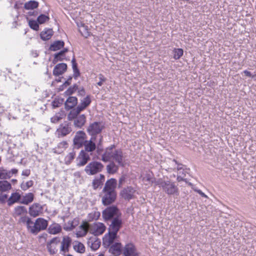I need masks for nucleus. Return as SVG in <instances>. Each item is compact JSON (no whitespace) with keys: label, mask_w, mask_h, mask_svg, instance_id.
<instances>
[{"label":"nucleus","mask_w":256,"mask_h":256,"mask_svg":"<svg viewBox=\"0 0 256 256\" xmlns=\"http://www.w3.org/2000/svg\"><path fill=\"white\" fill-rule=\"evenodd\" d=\"M19 222L26 224L28 230L34 234H36L40 230L46 229L48 226V222L41 218H37L34 222L30 218L25 216L21 217Z\"/></svg>","instance_id":"f257e3e1"},{"label":"nucleus","mask_w":256,"mask_h":256,"mask_svg":"<svg viewBox=\"0 0 256 256\" xmlns=\"http://www.w3.org/2000/svg\"><path fill=\"white\" fill-rule=\"evenodd\" d=\"M156 184L161 188L163 192L168 196H178L180 194L178 186L170 180H164L160 178L156 182Z\"/></svg>","instance_id":"f03ea898"},{"label":"nucleus","mask_w":256,"mask_h":256,"mask_svg":"<svg viewBox=\"0 0 256 256\" xmlns=\"http://www.w3.org/2000/svg\"><path fill=\"white\" fill-rule=\"evenodd\" d=\"M122 220L120 217L114 218L108 228V232L102 238V240H115L117 234L122 226Z\"/></svg>","instance_id":"7ed1b4c3"},{"label":"nucleus","mask_w":256,"mask_h":256,"mask_svg":"<svg viewBox=\"0 0 256 256\" xmlns=\"http://www.w3.org/2000/svg\"><path fill=\"white\" fill-rule=\"evenodd\" d=\"M104 164L100 162L92 161L84 168L85 172L88 176L94 175L102 171Z\"/></svg>","instance_id":"20e7f679"},{"label":"nucleus","mask_w":256,"mask_h":256,"mask_svg":"<svg viewBox=\"0 0 256 256\" xmlns=\"http://www.w3.org/2000/svg\"><path fill=\"white\" fill-rule=\"evenodd\" d=\"M121 215L118 207L114 206L107 207L102 212V216L105 221L111 220L114 218L120 217Z\"/></svg>","instance_id":"39448f33"},{"label":"nucleus","mask_w":256,"mask_h":256,"mask_svg":"<svg viewBox=\"0 0 256 256\" xmlns=\"http://www.w3.org/2000/svg\"><path fill=\"white\" fill-rule=\"evenodd\" d=\"M102 202L105 206H109L113 204L116 198V192L102 190Z\"/></svg>","instance_id":"423d86ee"},{"label":"nucleus","mask_w":256,"mask_h":256,"mask_svg":"<svg viewBox=\"0 0 256 256\" xmlns=\"http://www.w3.org/2000/svg\"><path fill=\"white\" fill-rule=\"evenodd\" d=\"M89 232L95 236L102 234L106 230V226L101 222H94L92 224L88 223Z\"/></svg>","instance_id":"0eeeda50"},{"label":"nucleus","mask_w":256,"mask_h":256,"mask_svg":"<svg viewBox=\"0 0 256 256\" xmlns=\"http://www.w3.org/2000/svg\"><path fill=\"white\" fill-rule=\"evenodd\" d=\"M104 126L101 122H95L90 124L87 128V132L90 135L100 134Z\"/></svg>","instance_id":"6e6552de"},{"label":"nucleus","mask_w":256,"mask_h":256,"mask_svg":"<svg viewBox=\"0 0 256 256\" xmlns=\"http://www.w3.org/2000/svg\"><path fill=\"white\" fill-rule=\"evenodd\" d=\"M136 192L134 188L132 186H128L123 188L120 192V196L126 200H130L134 198V194Z\"/></svg>","instance_id":"1a4fd4ad"},{"label":"nucleus","mask_w":256,"mask_h":256,"mask_svg":"<svg viewBox=\"0 0 256 256\" xmlns=\"http://www.w3.org/2000/svg\"><path fill=\"white\" fill-rule=\"evenodd\" d=\"M90 159V155L84 150H82L76 158V166L79 167L84 166Z\"/></svg>","instance_id":"9d476101"},{"label":"nucleus","mask_w":256,"mask_h":256,"mask_svg":"<svg viewBox=\"0 0 256 256\" xmlns=\"http://www.w3.org/2000/svg\"><path fill=\"white\" fill-rule=\"evenodd\" d=\"M86 135L84 131H78L74 138V144L78 148L83 146V144L86 141Z\"/></svg>","instance_id":"9b49d317"},{"label":"nucleus","mask_w":256,"mask_h":256,"mask_svg":"<svg viewBox=\"0 0 256 256\" xmlns=\"http://www.w3.org/2000/svg\"><path fill=\"white\" fill-rule=\"evenodd\" d=\"M112 158L118 164L121 166H124L123 152L121 149L116 150L112 154Z\"/></svg>","instance_id":"f8f14e48"},{"label":"nucleus","mask_w":256,"mask_h":256,"mask_svg":"<svg viewBox=\"0 0 256 256\" xmlns=\"http://www.w3.org/2000/svg\"><path fill=\"white\" fill-rule=\"evenodd\" d=\"M89 231L88 222L86 221H82V224L76 230V238H82L86 236Z\"/></svg>","instance_id":"ddd939ff"},{"label":"nucleus","mask_w":256,"mask_h":256,"mask_svg":"<svg viewBox=\"0 0 256 256\" xmlns=\"http://www.w3.org/2000/svg\"><path fill=\"white\" fill-rule=\"evenodd\" d=\"M124 254V256H139L135 246L132 243L126 245Z\"/></svg>","instance_id":"4468645a"},{"label":"nucleus","mask_w":256,"mask_h":256,"mask_svg":"<svg viewBox=\"0 0 256 256\" xmlns=\"http://www.w3.org/2000/svg\"><path fill=\"white\" fill-rule=\"evenodd\" d=\"M42 208L40 204L34 203L29 208V214L33 217H36L40 214Z\"/></svg>","instance_id":"2eb2a0df"},{"label":"nucleus","mask_w":256,"mask_h":256,"mask_svg":"<svg viewBox=\"0 0 256 256\" xmlns=\"http://www.w3.org/2000/svg\"><path fill=\"white\" fill-rule=\"evenodd\" d=\"M105 180V176L102 174H100L98 176L96 177L92 182V186L94 190L98 188H102Z\"/></svg>","instance_id":"dca6fc26"},{"label":"nucleus","mask_w":256,"mask_h":256,"mask_svg":"<svg viewBox=\"0 0 256 256\" xmlns=\"http://www.w3.org/2000/svg\"><path fill=\"white\" fill-rule=\"evenodd\" d=\"M104 244L112 245L110 250L114 254L118 255L120 253L122 250V244L120 243H116L112 244L114 241H103Z\"/></svg>","instance_id":"f3484780"},{"label":"nucleus","mask_w":256,"mask_h":256,"mask_svg":"<svg viewBox=\"0 0 256 256\" xmlns=\"http://www.w3.org/2000/svg\"><path fill=\"white\" fill-rule=\"evenodd\" d=\"M116 180L115 178H110L105 183L104 186L102 190L106 191L116 192Z\"/></svg>","instance_id":"a211bd4d"},{"label":"nucleus","mask_w":256,"mask_h":256,"mask_svg":"<svg viewBox=\"0 0 256 256\" xmlns=\"http://www.w3.org/2000/svg\"><path fill=\"white\" fill-rule=\"evenodd\" d=\"M22 196L18 192H13L10 196L8 199L7 202L8 206H11L16 202H20L21 200Z\"/></svg>","instance_id":"6ab92c4d"},{"label":"nucleus","mask_w":256,"mask_h":256,"mask_svg":"<svg viewBox=\"0 0 256 256\" xmlns=\"http://www.w3.org/2000/svg\"><path fill=\"white\" fill-rule=\"evenodd\" d=\"M74 120V125L78 128H81L86 122V117L84 114H80L76 116Z\"/></svg>","instance_id":"aec40b11"},{"label":"nucleus","mask_w":256,"mask_h":256,"mask_svg":"<svg viewBox=\"0 0 256 256\" xmlns=\"http://www.w3.org/2000/svg\"><path fill=\"white\" fill-rule=\"evenodd\" d=\"M78 103V99L76 96H70L65 101V108L70 110L74 107Z\"/></svg>","instance_id":"412c9836"},{"label":"nucleus","mask_w":256,"mask_h":256,"mask_svg":"<svg viewBox=\"0 0 256 256\" xmlns=\"http://www.w3.org/2000/svg\"><path fill=\"white\" fill-rule=\"evenodd\" d=\"M70 56H72V68L74 72V77L75 79H76L77 78L80 76V72L78 68V64L76 62V59L74 58V54L72 52H70Z\"/></svg>","instance_id":"4be33fe9"},{"label":"nucleus","mask_w":256,"mask_h":256,"mask_svg":"<svg viewBox=\"0 0 256 256\" xmlns=\"http://www.w3.org/2000/svg\"><path fill=\"white\" fill-rule=\"evenodd\" d=\"M53 33L54 32L52 28H45L40 32V38L43 40H48L51 38Z\"/></svg>","instance_id":"5701e85b"},{"label":"nucleus","mask_w":256,"mask_h":256,"mask_svg":"<svg viewBox=\"0 0 256 256\" xmlns=\"http://www.w3.org/2000/svg\"><path fill=\"white\" fill-rule=\"evenodd\" d=\"M64 46V42L62 40H56L52 43L49 48L48 50L50 51H56L60 50Z\"/></svg>","instance_id":"b1692460"},{"label":"nucleus","mask_w":256,"mask_h":256,"mask_svg":"<svg viewBox=\"0 0 256 256\" xmlns=\"http://www.w3.org/2000/svg\"><path fill=\"white\" fill-rule=\"evenodd\" d=\"M64 74V63H60L56 64L53 70V74L55 76H62Z\"/></svg>","instance_id":"393cba45"},{"label":"nucleus","mask_w":256,"mask_h":256,"mask_svg":"<svg viewBox=\"0 0 256 256\" xmlns=\"http://www.w3.org/2000/svg\"><path fill=\"white\" fill-rule=\"evenodd\" d=\"M84 146L85 152H92L96 148V144L94 142H92L91 140H86L83 144Z\"/></svg>","instance_id":"a878e982"},{"label":"nucleus","mask_w":256,"mask_h":256,"mask_svg":"<svg viewBox=\"0 0 256 256\" xmlns=\"http://www.w3.org/2000/svg\"><path fill=\"white\" fill-rule=\"evenodd\" d=\"M61 230V226L56 223H54L50 224L48 228V232L50 234H56L60 232Z\"/></svg>","instance_id":"bb28decb"},{"label":"nucleus","mask_w":256,"mask_h":256,"mask_svg":"<svg viewBox=\"0 0 256 256\" xmlns=\"http://www.w3.org/2000/svg\"><path fill=\"white\" fill-rule=\"evenodd\" d=\"M86 108L82 104L78 106L76 108L72 110L68 115V118L70 120L74 118L77 115Z\"/></svg>","instance_id":"cd10ccee"},{"label":"nucleus","mask_w":256,"mask_h":256,"mask_svg":"<svg viewBox=\"0 0 256 256\" xmlns=\"http://www.w3.org/2000/svg\"><path fill=\"white\" fill-rule=\"evenodd\" d=\"M80 224V218H76L72 220H70L68 222L67 225L65 226V230H70L74 228L76 226H78Z\"/></svg>","instance_id":"c85d7f7f"},{"label":"nucleus","mask_w":256,"mask_h":256,"mask_svg":"<svg viewBox=\"0 0 256 256\" xmlns=\"http://www.w3.org/2000/svg\"><path fill=\"white\" fill-rule=\"evenodd\" d=\"M34 198V194L32 192H29V193L26 194L25 196H23L21 198V200L20 201V203L24 204H28L33 201Z\"/></svg>","instance_id":"c756f323"},{"label":"nucleus","mask_w":256,"mask_h":256,"mask_svg":"<svg viewBox=\"0 0 256 256\" xmlns=\"http://www.w3.org/2000/svg\"><path fill=\"white\" fill-rule=\"evenodd\" d=\"M106 168L108 173L109 174H114L118 171L119 166L116 164L114 162H111L106 166Z\"/></svg>","instance_id":"7c9ffc66"},{"label":"nucleus","mask_w":256,"mask_h":256,"mask_svg":"<svg viewBox=\"0 0 256 256\" xmlns=\"http://www.w3.org/2000/svg\"><path fill=\"white\" fill-rule=\"evenodd\" d=\"M12 188L11 184L6 180H0V192H6Z\"/></svg>","instance_id":"2f4dec72"},{"label":"nucleus","mask_w":256,"mask_h":256,"mask_svg":"<svg viewBox=\"0 0 256 256\" xmlns=\"http://www.w3.org/2000/svg\"><path fill=\"white\" fill-rule=\"evenodd\" d=\"M27 210L24 206H17L14 209V214L15 216H20L27 213Z\"/></svg>","instance_id":"473e14b6"},{"label":"nucleus","mask_w":256,"mask_h":256,"mask_svg":"<svg viewBox=\"0 0 256 256\" xmlns=\"http://www.w3.org/2000/svg\"><path fill=\"white\" fill-rule=\"evenodd\" d=\"M38 4L36 0H30L25 3L24 8L26 10H34L38 7Z\"/></svg>","instance_id":"72a5a7b5"},{"label":"nucleus","mask_w":256,"mask_h":256,"mask_svg":"<svg viewBox=\"0 0 256 256\" xmlns=\"http://www.w3.org/2000/svg\"><path fill=\"white\" fill-rule=\"evenodd\" d=\"M77 25L78 27L80 28H82L84 30V32H82V30L80 29V32H81L82 35L85 38H88L90 36V32L88 31V26H86L82 22H80V24L77 23Z\"/></svg>","instance_id":"f704fd0d"},{"label":"nucleus","mask_w":256,"mask_h":256,"mask_svg":"<svg viewBox=\"0 0 256 256\" xmlns=\"http://www.w3.org/2000/svg\"><path fill=\"white\" fill-rule=\"evenodd\" d=\"M58 241H50L47 245V248L49 252L51 254H54L57 252L56 248V246L57 244Z\"/></svg>","instance_id":"c9c22d12"},{"label":"nucleus","mask_w":256,"mask_h":256,"mask_svg":"<svg viewBox=\"0 0 256 256\" xmlns=\"http://www.w3.org/2000/svg\"><path fill=\"white\" fill-rule=\"evenodd\" d=\"M64 56V50H61L59 52L56 53L54 55V58L53 60V63L56 64L58 61L62 60Z\"/></svg>","instance_id":"e433bc0d"},{"label":"nucleus","mask_w":256,"mask_h":256,"mask_svg":"<svg viewBox=\"0 0 256 256\" xmlns=\"http://www.w3.org/2000/svg\"><path fill=\"white\" fill-rule=\"evenodd\" d=\"M143 180L148 182V184H152L153 183L156 184V182L155 178L152 175L149 174H146V176L143 178Z\"/></svg>","instance_id":"4c0bfd02"},{"label":"nucleus","mask_w":256,"mask_h":256,"mask_svg":"<svg viewBox=\"0 0 256 256\" xmlns=\"http://www.w3.org/2000/svg\"><path fill=\"white\" fill-rule=\"evenodd\" d=\"M174 58L175 60H178L183 55L184 50L182 48H175L174 50Z\"/></svg>","instance_id":"58836bf2"},{"label":"nucleus","mask_w":256,"mask_h":256,"mask_svg":"<svg viewBox=\"0 0 256 256\" xmlns=\"http://www.w3.org/2000/svg\"><path fill=\"white\" fill-rule=\"evenodd\" d=\"M10 172H6V170L0 168V179L10 178Z\"/></svg>","instance_id":"ea45409f"},{"label":"nucleus","mask_w":256,"mask_h":256,"mask_svg":"<svg viewBox=\"0 0 256 256\" xmlns=\"http://www.w3.org/2000/svg\"><path fill=\"white\" fill-rule=\"evenodd\" d=\"M74 250L80 253H82L85 250V248L83 244L80 242H78L77 244L74 246Z\"/></svg>","instance_id":"a19ab883"},{"label":"nucleus","mask_w":256,"mask_h":256,"mask_svg":"<svg viewBox=\"0 0 256 256\" xmlns=\"http://www.w3.org/2000/svg\"><path fill=\"white\" fill-rule=\"evenodd\" d=\"M88 244L90 245L91 248L93 250H96L99 248L100 241H88Z\"/></svg>","instance_id":"79ce46f5"},{"label":"nucleus","mask_w":256,"mask_h":256,"mask_svg":"<svg viewBox=\"0 0 256 256\" xmlns=\"http://www.w3.org/2000/svg\"><path fill=\"white\" fill-rule=\"evenodd\" d=\"M30 27L34 30H38L39 29V25L38 21L35 20H30L28 22Z\"/></svg>","instance_id":"37998d69"},{"label":"nucleus","mask_w":256,"mask_h":256,"mask_svg":"<svg viewBox=\"0 0 256 256\" xmlns=\"http://www.w3.org/2000/svg\"><path fill=\"white\" fill-rule=\"evenodd\" d=\"M100 214L99 212L94 211L88 214V218L90 220H98L100 216Z\"/></svg>","instance_id":"c03bdc74"},{"label":"nucleus","mask_w":256,"mask_h":256,"mask_svg":"<svg viewBox=\"0 0 256 256\" xmlns=\"http://www.w3.org/2000/svg\"><path fill=\"white\" fill-rule=\"evenodd\" d=\"M64 113H56L54 116L51 118V122L53 123L58 122L60 120L63 118Z\"/></svg>","instance_id":"a18cd8bd"},{"label":"nucleus","mask_w":256,"mask_h":256,"mask_svg":"<svg viewBox=\"0 0 256 256\" xmlns=\"http://www.w3.org/2000/svg\"><path fill=\"white\" fill-rule=\"evenodd\" d=\"M49 20V17L45 14H41L38 18L37 21L39 24H42Z\"/></svg>","instance_id":"49530a36"},{"label":"nucleus","mask_w":256,"mask_h":256,"mask_svg":"<svg viewBox=\"0 0 256 256\" xmlns=\"http://www.w3.org/2000/svg\"><path fill=\"white\" fill-rule=\"evenodd\" d=\"M78 86L76 84H74L72 86H70L66 92L65 94L70 95L78 89Z\"/></svg>","instance_id":"de8ad7c7"},{"label":"nucleus","mask_w":256,"mask_h":256,"mask_svg":"<svg viewBox=\"0 0 256 256\" xmlns=\"http://www.w3.org/2000/svg\"><path fill=\"white\" fill-rule=\"evenodd\" d=\"M33 185V181L32 180H29L26 183L22 182L20 185L21 188L24 190H26L28 188L32 187Z\"/></svg>","instance_id":"09e8293b"},{"label":"nucleus","mask_w":256,"mask_h":256,"mask_svg":"<svg viewBox=\"0 0 256 256\" xmlns=\"http://www.w3.org/2000/svg\"><path fill=\"white\" fill-rule=\"evenodd\" d=\"M56 134L58 138L64 136V126L62 124L60 126V128L57 129Z\"/></svg>","instance_id":"8fccbe9b"},{"label":"nucleus","mask_w":256,"mask_h":256,"mask_svg":"<svg viewBox=\"0 0 256 256\" xmlns=\"http://www.w3.org/2000/svg\"><path fill=\"white\" fill-rule=\"evenodd\" d=\"M91 102V100L89 96H87L86 98H84L83 100H82L81 104L84 106V107L86 108Z\"/></svg>","instance_id":"3c124183"},{"label":"nucleus","mask_w":256,"mask_h":256,"mask_svg":"<svg viewBox=\"0 0 256 256\" xmlns=\"http://www.w3.org/2000/svg\"><path fill=\"white\" fill-rule=\"evenodd\" d=\"M63 102V99H56V98L52 102V106L54 108H58L62 104Z\"/></svg>","instance_id":"603ef678"},{"label":"nucleus","mask_w":256,"mask_h":256,"mask_svg":"<svg viewBox=\"0 0 256 256\" xmlns=\"http://www.w3.org/2000/svg\"><path fill=\"white\" fill-rule=\"evenodd\" d=\"M99 78V82H97V84L98 86H102L103 83L106 80V78L102 74H99L98 76Z\"/></svg>","instance_id":"864d4df0"},{"label":"nucleus","mask_w":256,"mask_h":256,"mask_svg":"<svg viewBox=\"0 0 256 256\" xmlns=\"http://www.w3.org/2000/svg\"><path fill=\"white\" fill-rule=\"evenodd\" d=\"M75 155H76V154L74 152H70L69 154L66 156L68 160L66 162V164H70V163L71 161L74 159V158L75 157Z\"/></svg>","instance_id":"5fc2aeb1"},{"label":"nucleus","mask_w":256,"mask_h":256,"mask_svg":"<svg viewBox=\"0 0 256 256\" xmlns=\"http://www.w3.org/2000/svg\"><path fill=\"white\" fill-rule=\"evenodd\" d=\"M126 179V175H122L120 176L118 180V187L120 188L125 183Z\"/></svg>","instance_id":"6e6d98bb"},{"label":"nucleus","mask_w":256,"mask_h":256,"mask_svg":"<svg viewBox=\"0 0 256 256\" xmlns=\"http://www.w3.org/2000/svg\"><path fill=\"white\" fill-rule=\"evenodd\" d=\"M8 195L6 194H0V202L1 204H4L8 198Z\"/></svg>","instance_id":"4d7b16f0"},{"label":"nucleus","mask_w":256,"mask_h":256,"mask_svg":"<svg viewBox=\"0 0 256 256\" xmlns=\"http://www.w3.org/2000/svg\"><path fill=\"white\" fill-rule=\"evenodd\" d=\"M173 162H174L176 163V164L178 165V166L176 168V170L178 171H180L182 169L183 165L182 164H179L175 159L173 160Z\"/></svg>","instance_id":"13d9d810"},{"label":"nucleus","mask_w":256,"mask_h":256,"mask_svg":"<svg viewBox=\"0 0 256 256\" xmlns=\"http://www.w3.org/2000/svg\"><path fill=\"white\" fill-rule=\"evenodd\" d=\"M102 139V137L101 136L100 142H99V144H98V146L97 147V152L99 154H100L102 150V149L100 148V145H101L100 144H101Z\"/></svg>","instance_id":"bf43d9fd"},{"label":"nucleus","mask_w":256,"mask_h":256,"mask_svg":"<svg viewBox=\"0 0 256 256\" xmlns=\"http://www.w3.org/2000/svg\"><path fill=\"white\" fill-rule=\"evenodd\" d=\"M176 180L178 182H180L181 181H184L186 182H187V179L184 178L181 175H178L176 178Z\"/></svg>","instance_id":"052dcab7"},{"label":"nucleus","mask_w":256,"mask_h":256,"mask_svg":"<svg viewBox=\"0 0 256 256\" xmlns=\"http://www.w3.org/2000/svg\"><path fill=\"white\" fill-rule=\"evenodd\" d=\"M110 158H109V156H106L105 154H103L102 156V160L104 162H108L110 160Z\"/></svg>","instance_id":"680f3d73"},{"label":"nucleus","mask_w":256,"mask_h":256,"mask_svg":"<svg viewBox=\"0 0 256 256\" xmlns=\"http://www.w3.org/2000/svg\"><path fill=\"white\" fill-rule=\"evenodd\" d=\"M30 174V170H24L22 172V175L24 176H28Z\"/></svg>","instance_id":"e2e57ef3"},{"label":"nucleus","mask_w":256,"mask_h":256,"mask_svg":"<svg viewBox=\"0 0 256 256\" xmlns=\"http://www.w3.org/2000/svg\"><path fill=\"white\" fill-rule=\"evenodd\" d=\"M243 72L245 76L248 77H250L252 78V73L248 71V70H244Z\"/></svg>","instance_id":"0e129e2a"},{"label":"nucleus","mask_w":256,"mask_h":256,"mask_svg":"<svg viewBox=\"0 0 256 256\" xmlns=\"http://www.w3.org/2000/svg\"><path fill=\"white\" fill-rule=\"evenodd\" d=\"M196 192L198 194H199L202 196L204 198H208L207 196L201 190H195Z\"/></svg>","instance_id":"69168bd1"},{"label":"nucleus","mask_w":256,"mask_h":256,"mask_svg":"<svg viewBox=\"0 0 256 256\" xmlns=\"http://www.w3.org/2000/svg\"><path fill=\"white\" fill-rule=\"evenodd\" d=\"M186 172L185 170L182 168V169L179 171V175H181L182 176H186Z\"/></svg>","instance_id":"338daca9"},{"label":"nucleus","mask_w":256,"mask_h":256,"mask_svg":"<svg viewBox=\"0 0 256 256\" xmlns=\"http://www.w3.org/2000/svg\"><path fill=\"white\" fill-rule=\"evenodd\" d=\"M72 80V76H70L66 80H65V87L70 84L71 80Z\"/></svg>","instance_id":"774afa93"}]
</instances>
